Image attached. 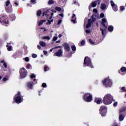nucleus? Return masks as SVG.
Here are the masks:
<instances>
[{
  "mask_svg": "<svg viewBox=\"0 0 126 126\" xmlns=\"http://www.w3.org/2000/svg\"><path fill=\"white\" fill-rule=\"evenodd\" d=\"M31 66V65L30 64H28L27 65V69H29L30 68Z\"/></svg>",
  "mask_w": 126,
  "mask_h": 126,
  "instance_id": "nucleus-40",
  "label": "nucleus"
},
{
  "mask_svg": "<svg viewBox=\"0 0 126 126\" xmlns=\"http://www.w3.org/2000/svg\"><path fill=\"white\" fill-rule=\"evenodd\" d=\"M56 43H57V44H58L59 43H61V40H58L56 42Z\"/></svg>",
  "mask_w": 126,
  "mask_h": 126,
  "instance_id": "nucleus-57",
  "label": "nucleus"
},
{
  "mask_svg": "<svg viewBox=\"0 0 126 126\" xmlns=\"http://www.w3.org/2000/svg\"><path fill=\"white\" fill-rule=\"evenodd\" d=\"M124 118V114H120V115H119V121L120 122H122V121H123Z\"/></svg>",
  "mask_w": 126,
  "mask_h": 126,
  "instance_id": "nucleus-17",
  "label": "nucleus"
},
{
  "mask_svg": "<svg viewBox=\"0 0 126 126\" xmlns=\"http://www.w3.org/2000/svg\"><path fill=\"white\" fill-rule=\"evenodd\" d=\"M0 63H3V64L4 66V67H5V68H6V67H7V64H6V63H5L4 62V60L1 61Z\"/></svg>",
  "mask_w": 126,
  "mask_h": 126,
  "instance_id": "nucleus-22",
  "label": "nucleus"
},
{
  "mask_svg": "<svg viewBox=\"0 0 126 126\" xmlns=\"http://www.w3.org/2000/svg\"><path fill=\"white\" fill-rule=\"evenodd\" d=\"M94 102L96 104H101L102 103V99L100 98H96L94 100Z\"/></svg>",
  "mask_w": 126,
  "mask_h": 126,
  "instance_id": "nucleus-15",
  "label": "nucleus"
},
{
  "mask_svg": "<svg viewBox=\"0 0 126 126\" xmlns=\"http://www.w3.org/2000/svg\"><path fill=\"white\" fill-rule=\"evenodd\" d=\"M71 49L74 52H75V51H76V47H75V46H72Z\"/></svg>",
  "mask_w": 126,
  "mask_h": 126,
  "instance_id": "nucleus-30",
  "label": "nucleus"
},
{
  "mask_svg": "<svg viewBox=\"0 0 126 126\" xmlns=\"http://www.w3.org/2000/svg\"><path fill=\"white\" fill-rule=\"evenodd\" d=\"M47 69H48V67H47V66H45V67H44V70H45V71H47Z\"/></svg>",
  "mask_w": 126,
  "mask_h": 126,
  "instance_id": "nucleus-52",
  "label": "nucleus"
},
{
  "mask_svg": "<svg viewBox=\"0 0 126 126\" xmlns=\"http://www.w3.org/2000/svg\"><path fill=\"white\" fill-rule=\"evenodd\" d=\"M27 86L28 88H30V89H31L32 87H33V84L31 82L28 83Z\"/></svg>",
  "mask_w": 126,
  "mask_h": 126,
  "instance_id": "nucleus-18",
  "label": "nucleus"
},
{
  "mask_svg": "<svg viewBox=\"0 0 126 126\" xmlns=\"http://www.w3.org/2000/svg\"><path fill=\"white\" fill-rule=\"evenodd\" d=\"M32 57L33 59H35V58H37V55H36V54H32Z\"/></svg>",
  "mask_w": 126,
  "mask_h": 126,
  "instance_id": "nucleus-42",
  "label": "nucleus"
},
{
  "mask_svg": "<svg viewBox=\"0 0 126 126\" xmlns=\"http://www.w3.org/2000/svg\"><path fill=\"white\" fill-rule=\"evenodd\" d=\"M71 21L73 22V23H76V17L75 16V14H73Z\"/></svg>",
  "mask_w": 126,
  "mask_h": 126,
  "instance_id": "nucleus-14",
  "label": "nucleus"
},
{
  "mask_svg": "<svg viewBox=\"0 0 126 126\" xmlns=\"http://www.w3.org/2000/svg\"><path fill=\"white\" fill-rule=\"evenodd\" d=\"M93 11H94V12L97 13V9H95V8L94 9Z\"/></svg>",
  "mask_w": 126,
  "mask_h": 126,
  "instance_id": "nucleus-51",
  "label": "nucleus"
},
{
  "mask_svg": "<svg viewBox=\"0 0 126 126\" xmlns=\"http://www.w3.org/2000/svg\"><path fill=\"white\" fill-rule=\"evenodd\" d=\"M102 24L104 27L103 29L100 28V31H101L102 35H104L106 34V30L107 29V20L103 18L102 19Z\"/></svg>",
  "mask_w": 126,
  "mask_h": 126,
  "instance_id": "nucleus-3",
  "label": "nucleus"
},
{
  "mask_svg": "<svg viewBox=\"0 0 126 126\" xmlns=\"http://www.w3.org/2000/svg\"><path fill=\"white\" fill-rule=\"evenodd\" d=\"M74 4L76 3V1H74Z\"/></svg>",
  "mask_w": 126,
  "mask_h": 126,
  "instance_id": "nucleus-62",
  "label": "nucleus"
},
{
  "mask_svg": "<svg viewBox=\"0 0 126 126\" xmlns=\"http://www.w3.org/2000/svg\"><path fill=\"white\" fill-rule=\"evenodd\" d=\"M40 29H42V30H44V31H47V30L44 28H41Z\"/></svg>",
  "mask_w": 126,
  "mask_h": 126,
  "instance_id": "nucleus-55",
  "label": "nucleus"
},
{
  "mask_svg": "<svg viewBox=\"0 0 126 126\" xmlns=\"http://www.w3.org/2000/svg\"><path fill=\"white\" fill-rule=\"evenodd\" d=\"M95 20H96V19L92 17L91 18V19H89L88 24L86 25V28H89V27L91 26V23H93V22H94Z\"/></svg>",
  "mask_w": 126,
  "mask_h": 126,
  "instance_id": "nucleus-9",
  "label": "nucleus"
},
{
  "mask_svg": "<svg viewBox=\"0 0 126 126\" xmlns=\"http://www.w3.org/2000/svg\"><path fill=\"white\" fill-rule=\"evenodd\" d=\"M7 79H8V78H3V81H6V80H7Z\"/></svg>",
  "mask_w": 126,
  "mask_h": 126,
  "instance_id": "nucleus-50",
  "label": "nucleus"
},
{
  "mask_svg": "<svg viewBox=\"0 0 126 126\" xmlns=\"http://www.w3.org/2000/svg\"><path fill=\"white\" fill-rule=\"evenodd\" d=\"M60 16H62V17H63V14H60Z\"/></svg>",
  "mask_w": 126,
  "mask_h": 126,
  "instance_id": "nucleus-58",
  "label": "nucleus"
},
{
  "mask_svg": "<svg viewBox=\"0 0 126 126\" xmlns=\"http://www.w3.org/2000/svg\"><path fill=\"white\" fill-rule=\"evenodd\" d=\"M0 23H2L3 25L5 24H8L7 22L4 19V17L2 15H0Z\"/></svg>",
  "mask_w": 126,
  "mask_h": 126,
  "instance_id": "nucleus-11",
  "label": "nucleus"
},
{
  "mask_svg": "<svg viewBox=\"0 0 126 126\" xmlns=\"http://www.w3.org/2000/svg\"><path fill=\"white\" fill-rule=\"evenodd\" d=\"M42 13V12H41V10H38L37 12V16H40L41 14Z\"/></svg>",
  "mask_w": 126,
  "mask_h": 126,
  "instance_id": "nucleus-31",
  "label": "nucleus"
},
{
  "mask_svg": "<svg viewBox=\"0 0 126 126\" xmlns=\"http://www.w3.org/2000/svg\"><path fill=\"white\" fill-rule=\"evenodd\" d=\"M63 47H64V48L67 51H69V50H70V48L69 47V46H68V44H67V43H64L63 44Z\"/></svg>",
  "mask_w": 126,
  "mask_h": 126,
  "instance_id": "nucleus-16",
  "label": "nucleus"
},
{
  "mask_svg": "<svg viewBox=\"0 0 126 126\" xmlns=\"http://www.w3.org/2000/svg\"><path fill=\"white\" fill-rule=\"evenodd\" d=\"M89 41L90 44H92V45H94V42H93V41L92 40L89 39Z\"/></svg>",
  "mask_w": 126,
  "mask_h": 126,
  "instance_id": "nucleus-38",
  "label": "nucleus"
},
{
  "mask_svg": "<svg viewBox=\"0 0 126 126\" xmlns=\"http://www.w3.org/2000/svg\"><path fill=\"white\" fill-rule=\"evenodd\" d=\"M84 100L86 102H91L92 101V95L90 94H86L84 95Z\"/></svg>",
  "mask_w": 126,
  "mask_h": 126,
  "instance_id": "nucleus-7",
  "label": "nucleus"
},
{
  "mask_svg": "<svg viewBox=\"0 0 126 126\" xmlns=\"http://www.w3.org/2000/svg\"><path fill=\"white\" fill-rule=\"evenodd\" d=\"M43 40H48V41L51 39V37L49 36H46L42 37Z\"/></svg>",
  "mask_w": 126,
  "mask_h": 126,
  "instance_id": "nucleus-21",
  "label": "nucleus"
},
{
  "mask_svg": "<svg viewBox=\"0 0 126 126\" xmlns=\"http://www.w3.org/2000/svg\"><path fill=\"white\" fill-rule=\"evenodd\" d=\"M63 36V34H59V38H61Z\"/></svg>",
  "mask_w": 126,
  "mask_h": 126,
  "instance_id": "nucleus-59",
  "label": "nucleus"
},
{
  "mask_svg": "<svg viewBox=\"0 0 126 126\" xmlns=\"http://www.w3.org/2000/svg\"><path fill=\"white\" fill-rule=\"evenodd\" d=\"M113 96L110 94H106L103 97V102L105 105H110L113 101Z\"/></svg>",
  "mask_w": 126,
  "mask_h": 126,
  "instance_id": "nucleus-1",
  "label": "nucleus"
},
{
  "mask_svg": "<svg viewBox=\"0 0 126 126\" xmlns=\"http://www.w3.org/2000/svg\"><path fill=\"white\" fill-rule=\"evenodd\" d=\"M84 64L85 65L84 66H90L91 68H93V65H92V63H91V60L88 57L85 58Z\"/></svg>",
  "mask_w": 126,
  "mask_h": 126,
  "instance_id": "nucleus-2",
  "label": "nucleus"
},
{
  "mask_svg": "<svg viewBox=\"0 0 126 126\" xmlns=\"http://www.w3.org/2000/svg\"><path fill=\"white\" fill-rule=\"evenodd\" d=\"M31 77V78H35L36 77V76H35V75L34 74H32Z\"/></svg>",
  "mask_w": 126,
  "mask_h": 126,
  "instance_id": "nucleus-47",
  "label": "nucleus"
},
{
  "mask_svg": "<svg viewBox=\"0 0 126 126\" xmlns=\"http://www.w3.org/2000/svg\"><path fill=\"white\" fill-rule=\"evenodd\" d=\"M25 61L26 62H29V58H28V57H26V58H25Z\"/></svg>",
  "mask_w": 126,
  "mask_h": 126,
  "instance_id": "nucleus-41",
  "label": "nucleus"
},
{
  "mask_svg": "<svg viewBox=\"0 0 126 126\" xmlns=\"http://www.w3.org/2000/svg\"><path fill=\"white\" fill-rule=\"evenodd\" d=\"M90 32H91V31L89 30H86V33H87L88 34H89V33H90Z\"/></svg>",
  "mask_w": 126,
  "mask_h": 126,
  "instance_id": "nucleus-43",
  "label": "nucleus"
},
{
  "mask_svg": "<svg viewBox=\"0 0 126 126\" xmlns=\"http://www.w3.org/2000/svg\"><path fill=\"white\" fill-rule=\"evenodd\" d=\"M100 16L101 18H103V17H104V14L103 13L100 14Z\"/></svg>",
  "mask_w": 126,
  "mask_h": 126,
  "instance_id": "nucleus-49",
  "label": "nucleus"
},
{
  "mask_svg": "<svg viewBox=\"0 0 126 126\" xmlns=\"http://www.w3.org/2000/svg\"><path fill=\"white\" fill-rule=\"evenodd\" d=\"M49 11H50V10H47L46 12H44L43 14V16H45V15L48 16V13H49Z\"/></svg>",
  "mask_w": 126,
  "mask_h": 126,
  "instance_id": "nucleus-26",
  "label": "nucleus"
},
{
  "mask_svg": "<svg viewBox=\"0 0 126 126\" xmlns=\"http://www.w3.org/2000/svg\"><path fill=\"white\" fill-rule=\"evenodd\" d=\"M42 86V87H46L47 84H46V83H43Z\"/></svg>",
  "mask_w": 126,
  "mask_h": 126,
  "instance_id": "nucleus-45",
  "label": "nucleus"
},
{
  "mask_svg": "<svg viewBox=\"0 0 126 126\" xmlns=\"http://www.w3.org/2000/svg\"><path fill=\"white\" fill-rule=\"evenodd\" d=\"M0 79H1V76H0Z\"/></svg>",
  "mask_w": 126,
  "mask_h": 126,
  "instance_id": "nucleus-64",
  "label": "nucleus"
},
{
  "mask_svg": "<svg viewBox=\"0 0 126 126\" xmlns=\"http://www.w3.org/2000/svg\"><path fill=\"white\" fill-rule=\"evenodd\" d=\"M39 45H40V46H41V47H46V42H45L44 41H40Z\"/></svg>",
  "mask_w": 126,
  "mask_h": 126,
  "instance_id": "nucleus-19",
  "label": "nucleus"
},
{
  "mask_svg": "<svg viewBox=\"0 0 126 126\" xmlns=\"http://www.w3.org/2000/svg\"><path fill=\"white\" fill-rule=\"evenodd\" d=\"M46 21H47V20H41L39 22L38 24V26H41V25H42L44 23V22H46Z\"/></svg>",
  "mask_w": 126,
  "mask_h": 126,
  "instance_id": "nucleus-23",
  "label": "nucleus"
},
{
  "mask_svg": "<svg viewBox=\"0 0 126 126\" xmlns=\"http://www.w3.org/2000/svg\"><path fill=\"white\" fill-rule=\"evenodd\" d=\"M58 48H61V46H57V47H55L54 48H52L50 49V51L53 52V50H54V49H58Z\"/></svg>",
  "mask_w": 126,
  "mask_h": 126,
  "instance_id": "nucleus-35",
  "label": "nucleus"
},
{
  "mask_svg": "<svg viewBox=\"0 0 126 126\" xmlns=\"http://www.w3.org/2000/svg\"><path fill=\"white\" fill-rule=\"evenodd\" d=\"M54 15V13H51V16L50 18V19H52V16H53Z\"/></svg>",
  "mask_w": 126,
  "mask_h": 126,
  "instance_id": "nucleus-56",
  "label": "nucleus"
},
{
  "mask_svg": "<svg viewBox=\"0 0 126 126\" xmlns=\"http://www.w3.org/2000/svg\"><path fill=\"white\" fill-rule=\"evenodd\" d=\"M62 20H59L58 21V25H60V24H61V23H62Z\"/></svg>",
  "mask_w": 126,
  "mask_h": 126,
  "instance_id": "nucleus-44",
  "label": "nucleus"
},
{
  "mask_svg": "<svg viewBox=\"0 0 126 126\" xmlns=\"http://www.w3.org/2000/svg\"><path fill=\"white\" fill-rule=\"evenodd\" d=\"M56 57H62L63 56V50L62 49L59 50L57 52L55 53Z\"/></svg>",
  "mask_w": 126,
  "mask_h": 126,
  "instance_id": "nucleus-13",
  "label": "nucleus"
},
{
  "mask_svg": "<svg viewBox=\"0 0 126 126\" xmlns=\"http://www.w3.org/2000/svg\"><path fill=\"white\" fill-rule=\"evenodd\" d=\"M121 71L122 72H126V67H123L121 68Z\"/></svg>",
  "mask_w": 126,
  "mask_h": 126,
  "instance_id": "nucleus-29",
  "label": "nucleus"
},
{
  "mask_svg": "<svg viewBox=\"0 0 126 126\" xmlns=\"http://www.w3.org/2000/svg\"><path fill=\"white\" fill-rule=\"evenodd\" d=\"M44 55H46L47 54H48L47 51H43Z\"/></svg>",
  "mask_w": 126,
  "mask_h": 126,
  "instance_id": "nucleus-48",
  "label": "nucleus"
},
{
  "mask_svg": "<svg viewBox=\"0 0 126 126\" xmlns=\"http://www.w3.org/2000/svg\"><path fill=\"white\" fill-rule=\"evenodd\" d=\"M120 10L121 11H124V10H125V7L122 6L120 7Z\"/></svg>",
  "mask_w": 126,
  "mask_h": 126,
  "instance_id": "nucleus-37",
  "label": "nucleus"
},
{
  "mask_svg": "<svg viewBox=\"0 0 126 126\" xmlns=\"http://www.w3.org/2000/svg\"><path fill=\"white\" fill-rule=\"evenodd\" d=\"M6 47H8L7 48L8 51H11L12 50V46L6 45Z\"/></svg>",
  "mask_w": 126,
  "mask_h": 126,
  "instance_id": "nucleus-28",
  "label": "nucleus"
},
{
  "mask_svg": "<svg viewBox=\"0 0 126 126\" xmlns=\"http://www.w3.org/2000/svg\"><path fill=\"white\" fill-rule=\"evenodd\" d=\"M117 105H118V102H115L114 103V104H113L114 107H117Z\"/></svg>",
  "mask_w": 126,
  "mask_h": 126,
  "instance_id": "nucleus-39",
  "label": "nucleus"
},
{
  "mask_svg": "<svg viewBox=\"0 0 126 126\" xmlns=\"http://www.w3.org/2000/svg\"><path fill=\"white\" fill-rule=\"evenodd\" d=\"M58 40V36H54L52 41H54V42L57 41Z\"/></svg>",
  "mask_w": 126,
  "mask_h": 126,
  "instance_id": "nucleus-33",
  "label": "nucleus"
},
{
  "mask_svg": "<svg viewBox=\"0 0 126 126\" xmlns=\"http://www.w3.org/2000/svg\"><path fill=\"white\" fill-rule=\"evenodd\" d=\"M54 1L53 0H49L48 1V4L51 5V4H53V3H54Z\"/></svg>",
  "mask_w": 126,
  "mask_h": 126,
  "instance_id": "nucleus-32",
  "label": "nucleus"
},
{
  "mask_svg": "<svg viewBox=\"0 0 126 126\" xmlns=\"http://www.w3.org/2000/svg\"><path fill=\"white\" fill-rule=\"evenodd\" d=\"M31 2L34 3V2H35V0H31Z\"/></svg>",
  "mask_w": 126,
  "mask_h": 126,
  "instance_id": "nucleus-60",
  "label": "nucleus"
},
{
  "mask_svg": "<svg viewBox=\"0 0 126 126\" xmlns=\"http://www.w3.org/2000/svg\"><path fill=\"white\" fill-rule=\"evenodd\" d=\"M53 12H56V11H55V10H53Z\"/></svg>",
  "mask_w": 126,
  "mask_h": 126,
  "instance_id": "nucleus-63",
  "label": "nucleus"
},
{
  "mask_svg": "<svg viewBox=\"0 0 126 126\" xmlns=\"http://www.w3.org/2000/svg\"><path fill=\"white\" fill-rule=\"evenodd\" d=\"M110 3L111 4V6L113 8V9L114 11H118V6L114 2L113 0L110 1Z\"/></svg>",
  "mask_w": 126,
  "mask_h": 126,
  "instance_id": "nucleus-10",
  "label": "nucleus"
},
{
  "mask_svg": "<svg viewBox=\"0 0 126 126\" xmlns=\"http://www.w3.org/2000/svg\"><path fill=\"white\" fill-rule=\"evenodd\" d=\"M55 9L57 10V11H61L62 10V8L60 7H56Z\"/></svg>",
  "mask_w": 126,
  "mask_h": 126,
  "instance_id": "nucleus-34",
  "label": "nucleus"
},
{
  "mask_svg": "<svg viewBox=\"0 0 126 126\" xmlns=\"http://www.w3.org/2000/svg\"><path fill=\"white\" fill-rule=\"evenodd\" d=\"M122 90L123 91H124V92L126 91V89H125V87H123V88H122Z\"/></svg>",
  "mask_w": 126,
  "mask_h": 126,
  "instance_id": "nucleus-54",
  "label": "nucleus"
},
{
  "mask_svg": "<svg viewBox=\"0 0 126 126\" xmlns=\"http://www.w3.org/2000/svg\"><path fill=\"white\" fill-rule=\"evenodd\" d=\"M81 45H84L85 44V41L82 40L81 42Z\"/></svg>",
  "mask_w": 126,
  "mask_h": 126,
  "instance_id": "nucleus-46",
  "label": "nucleus"
},
{
  "mask_svg": "<svg viewBox=\"0 0 126 126\" xmlns=\"http://www.w3.org/2000/svg\"><path fill=\"white\" fill-rule=\"evenodd\" d=\"M37 49H38V50H40L41 49V46L40 45H37Z\"/></svg>",
  "mask_w": 126,
  "mask_h": 126,
  "instance_id": "nucleus-53",
  "label": "nucleus"
},
{
  "mask_svg": "<svg viewBox=\"0 0 126 126\" xmlns=\"http://www.w3.org/2000/svg\"><path fill=\"white\" fill-rule=\"evenodd\" d=\"M5 4L6 6H8L10 4V1L7 0L5 2Z\"/></svg>",
  "mask_w": 126,
  "mask_h": 126,
  "instance_id": "nucleus-27",
  "label": "nucleus"
},
{
  "mask_svg": "<svg viewBox=\"0 0 126 126\" xmlns=\"http://www.w3.org/2000/svg\"><path fill=\"white\" fill-rule=\"evenodd\" d=\"M100 8L104 10V9H106V4L102 3L101 4Z\"/></svg>",
  "mask_w": 126,
  "mask_h": 126,
  "instance_id": "nucleus-20",
  "label": "nucleus"
},
{
  "mask_svg": "<svg viewBox=\"0 0 126 126\" xmlns=\"http://www.w3.org/2000/svg\"><path fill=\"white\" fill-rule=\"evenodd\" d=\"M100 112H101V116L102 117H105L106 116V112L107 109H106V106H101L99 109Z\"/></svg>",
  "mask_w": 126,
  "mask_h": 126,
  "instance_id": "nucleus-8",
  "label": "nucleus"
},
{
  "mask_svg": "<svg viewBox=\"0 0 126 126\" xmlns=\"http://www.w3.org/2000/svg\"><path fill=\"white\" fill-rule=\"evenodd\" d=\"M108 31H109L110 32H112V31H113V30H114V27H113V26H110L108 27Z\"/></svg>",
  "mask_w": 126,
  "mask_h": 126,
  "instance_id": "nucleus-25",
  "label": "nucleus"
},
{
  "mask_svg": "<svg viewBox=\"0 0 126 126\" xmlns=\"http://www.w3.org/2000/svg\"><path fill=\"white\" fill-rule=\"evenodd\" d=\"M126 108H122L120 110V114H123V113H124V112H126Z\"/></svg>",
  "mask_w": 126,
  "mask_h": 126,
  "instance_id": "nucleus-24",
  "label": "nucleus"
},
{
  "mask_svg": "<svg viewBox=\"0 0 126 126\" xmlns=\"http://www.w3.org/2000/svg\"><path fill=\"white\" fill-rule=\"evenodd\" d=\"M100 2H101V1H100V0H96L95 1H94V2H92V6L93 7H96L97 4L99 5L100 4Z\"/></svg>",
  "mask_w": 126,
  "mask_h": 126,
  "instance_id": "nucleus-12",
  "label": "nucleus"
},
{
  "mask_svg": "<svg viewBox=\"0 0 126 126\" xmlns=\"http://www.w3.org/2000/svg\"><path fill=\"white\" fill-rule=\"evenodd\" d=\"M14 100H15L16 103H21L22 102V97L20 95V92H18L17 94H16L14 97Z\"/></svg>",
  "mask_w": 126,
  "mask_h": 126,
  "instance_id": "nucleus-5",
  "label": "nucleus"
},
{
  "mask_svg": "<svg viewBox=\"0 0 126 126\" xmlns=\"http://www.w3.org/2000/svg\"><path fill=\"white\" fill-rule=\"evenodd\" d=\"M52 21H53V20H52L51 21L48 20V22L46 23V24L47 25H50V24H51V23H52Z\"/></svg>",
  "mask_w": 126,
  "mask_h": 126,
  "instance_id": "nucleus-36",
  "label": "nucleus"
},
{
  "mask_svg": "<svg viewBox=\"0 0 126 126\" xmlns=\"http://www.w3.org/2000/svg\"><path fill=\"white\" fill-rule=\"evenodd\" d=\"M19 72L21 78H24L27 76V70H26L25 68L23 67L20 69Z\"/></svg>",
  "mask_w": 126,
  "mask_h": 126,
  "instance_id": "nucleus-4",
  "label": "nucleus"
},
{
  "mask_svg": "<svg viewBox=\"0 0 126 126\" xmlns=\"http://www.w3.org/2000/svg\"><path fill=\"white\" fill-rule=\"evenodd\" d=\"M15 4L16 5H17H17H18V3H17V2H15Z\"/></svg>",
  "mask_w": 126,
  "mask_h": 126,
  "instance_id": "nucleus-61",
  "label": "nucleus"
},
{
  "mask_svg": "<svg viewBox=\"0 0 126 126\" xmlns=\"http://www.w3.org/2000/svg\"><path fill=\"white\" fill-rule=\"evenodd\" d=\"M102 82L103 83V85L106 86V87H111V86H112V81H111L109 78L105 79L102 81Z\"/></svg>",
  "mask_w": 126,
  "mask_h": 126,
  "instance_id": "nucleus-6",
  "label": "nucleus"
}]
</instances>
